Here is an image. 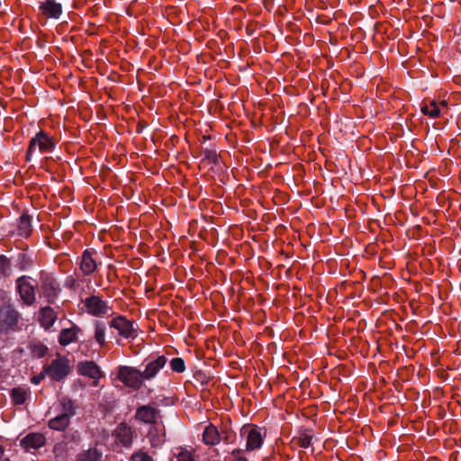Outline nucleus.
<instances>
[{
  "label": "nucleus",
  "instance_id": "f257e3e1",
  "mask_svg": "<svg viewBox=\"0 0 461 461\" xmlns=\"http://www.w3.org/2000/svg\"><path fill=\"white\" fill-rule=\"evenodd\" d=\"M240 438L245 441L247 451H256L261 448L267 437L265 428L254 424H245L240 429Z\"/></svg>",
  "mask_w": 461,
  "mask_h": 461
},
{
  "label": "nucleus",
  "instance_id": "f03ea898",
  "mask_svg": "<svg viewBox=\"0 0 461 461\" xmlns=\"http://www.w3.org/2000/svg\"><path fill=\"white\" fill-rule=\"evenodd\" d=\"M57 141L46 131L41 130L30 140L26 153V159L31 161L33 154L38 151L41 154L52 153L56 148Z\"/></svg>",
  "mask_w": 461,
  "mask_h": 461
},
{
  "label": "nucleus",
  "instance_id": "7ed1b4c3",
  "mask_svg": "<svg viewBox=\"0 0 461 461\" xmlns=\"http://www.w3.org/2000/svg\"><path fill=\"white\" fill-rule=\"evenodd\" d=\"M117 378L126 386L138 390L142 385V373L136 367L122 366L118 367Z\"/></svg>",
  "mask_w": 461,
  "mask_h": 461
},
{
  "label": "nucleus",
  "instance_id": "20e7f679",
  "mask_svg": "<svg viewBox=\"0 0 461 461\" xmlns=\"http://www.w3.org/2000/svg\"><path fill=\"white\" fill-rule=\"evenodd\" d=\"M45 366L47 376L54 381L64 379L70 373V365L68 357L58 355L49 365Z\"/></svg>",
  "mask_w": 461,
  "mask_h": 461
},
{
  "label": "nucleus",
  "instance_id": "39448f33",
  "mask_svg": "<svg viewBox=\"0 0 461 461\" xmlns=\"http://www.w3.org/2000/svg\"><path fill=\"white\" fill-rule=\"evenodd\" d=\"M77 264L79 271L82 276H89L96 272L98 267L101 265L98 253L93 249H86L83 251L80 258H78Z\"/></svg>",
  "mask_w": 461,
  "mask_h": 461
},
{
  "label": "nucleus",
  "instance_id": "423d86ee",
  "mask_svg": "<svg viewBox=\"0 0 461 461\" xmlns=\"http://www.w3.org/2000/svg\"><path fill=\"white\" fill-rule=\"evenodd\" d=\"M109 325L116 330L122 338L134 339L138 336V326L122 315L113 318Z\"/></svg>",
  "mask_w": 461,
  "mask_h": 461
},
{
  "label": "nucleus",
  "instance_id": "0eeeda50",
  "mask_svg": "<svg viewBox=\"0 0 461 461\" xmlns=\"http://www.w3.org/2000/svg\"><path fill=\"white\" fill-rule=\"evenodd\" d=\"M112 436L116 445L129 448L131 447L134 438H137V433L134 428L122 422L113 429Z\"/></svg>",
  "mask_w": 461,
  "mask_h": 461
},
{
  "label": "nucleus",
  "instance_id": "6e6552de",
  "mask_svg": "<svg viewBox=\"0 0 461 461\" xmlns=\"http://www.w3.org/2000/svg\"><path fill=\"white\" fill-rule=\"evenodd\" d=\"M83 303L85 311L95 317H104L111 311L108 303L97 295H91L86 298Z\"/></svg>",
  "mask_w": 461,
  "mask_h": 461
},
{
  "label": "nucleus",
  "instance_id": "1a4fd4ad",
  "mask_svg": "<svg viewBox=\"0 0 461 461\" xmlns=\"http://www.w3.org/2000/svg\"><path fill=\"white\" fill-rule=\"evenodd\" d=\"M17 289L24 303L32 305L35 302L36 282L27 276L19 277L16 281Z\"/></svg>",
  "mask_w": 461,
  "mask_h": 461
},
{
  "label": "nucleus",
  "instance_id": "9d476101",
  "mask_svg": "<svg viewBox=\"0 0 461 461\" xmlns=\"http://www.w3.org/2000/svg\"><path fill=\"white\" fill-rule=\"evenodd\" d=\"M167 358L164 356H150L145 365L144 370L141 372L144 381L153 379L159 371L166 366Z\"/></svg>",
  "mask_w": 461,
  "mask_h": 461
},
{
  "label": "nucleus",
  "instance_id": "9b49d317",
  "mask_svg": "<svg viewBox=\"0 0 461 461\" xmlns=\"http://www.w3.org/2000/svg\"><path fill=\"white\" fill-rule=\"evenodd\" d=\"M19 313L10 305L0 308V330L8 331L13 330L18 323Z\"/></svg>",
  "mask_w": 461,
  "mask_h": 461
},
{
  "label": "nucleus",
  "instance_id": "f8f14e48",
  "mask_svg": "<svg viewBox=\"0 0 461 461\" xmlns=\"http://www.w3.org/2000/svg\"><path fill=\"white\" fill-rule=\"evenodd\" d=\"M40 290L49 301H51L58 295L59 287L51 275L42 272L40 276Z\"/></svg>",
  "mask_w": 461,
  "mask_h": 461
},
{
  "label": "nucleus",
  "instance_id": "ddd939ff",
  "mask_svg": "<svg viewBox=\"0 0 461 461\" xmlns=\"http://www.w3.org/2000/svg\"><path fill=\"white\" fill-rule=\"evenodd\" d=\"M77 372L83 376L94 380L93 384L97 385V381L104 376V373L94 361H81L77 364Z\"/></svg>",
  "mask_w": 461,
  "mask_h": 461
},
{
  "label": "nucleus",
  "instance_id": "4468645a",
  "mask_svg": "<svg viewBox=\"0 0 461 461\" xmlns=\"http://www.w3.org/2000/svg\"><path fill=\"white\" fill-rule=\"evenodd\" d=\"M159 411L152 405H142L137 408L135 412V419L142 423L152 424L155 423Z\"/></svg>",
  "mask_w": 461,
  "mask_h": 461
},
{
  "label": "nucleus",
  "instance_id": "2eb2a0df",
  "mask_svg": "<svg viewBox=\"0 0 461 461\" xmlns=\"http://www.w3.org/2000/svg\"><path fill=\"white\" fill-rule=\"evenodd\" d=\"M39 10L46 18L59 19L62 14V5L55 0H42L39 3Z\"/></svg>",
  "mask_w": 461,
  "mask_h": 461
},
{
  "label": "nucleus",
  "instance_id": "dca6fc26",
  "mask_svg": "<svg viewBox=\"0 0 461 461\" xmlns=\"http://www.w3.org/2000/svg\"><path fill=\"white\" fill-rule=\"evenodd\" d=\"M46 443V438L43 434L39 432H32L26 435L21 440V447L26 451H35L43 447Z\"/></svg>",
  "mask_w": 461,
  "mask_h": 461
},
{
  "label": "nucleus",
  "instance_id": "f3484780",
  "mask_svg": "<svg viewBox=\"0 0 461 461\" xmlns=\"http://www.w3.org/2000/svg\"><path fill=\"white\" fill-rule=\"evenodd\" d=\"M420 112L423 114L428 115L432 119H435L447 113V105L445 101L439 103L436 101H430L429 104H426L421 106Z\"/></svg>",
  "mask_w": 461,
  "mask_h": 461
},
{
  "label": "nucleus",
  "instance_id": "a211bd4d",
  "mask_svg": "<svg viewBox=\"0 0 461 461\" xmlns=\"http://www.w3.org/2000/svg\"><path fill=\"white\" fill-rule=\"evenodd\" d=\"M151 447H160L166 441V431L162 425L152 426L148 433Z\"/></svg>",
  "mask_w": 461,
  "mask_h": 461
},
{
  "label": "nucleus",
  "instance_id": "6ab92c4d",
  "mask_svg": "<svg viewBox=\"0 0 461 461\" xmlns=\"http://www.w3.org/2000/svg\"><path fill=\"white\" fill-rule=\"evenodd\" d=\"M77 406L70 398L63 396L59 399L56 410L59 414H62L71 420L77 413Z\"/></svg>",
  "mask_w": 461,
  "mask_h": 461
},
{
  "label": "nucleus",
  "instance_id": "aec40b11",
  "mask_svg": "<svg viewBox=\"0 0 461 461\" xmlns=\"http://www.w3.org/2000/svg\"><path fill=\"white\" fill-rule=\"evenodd\" d=\"M81 329L77 325H72L70 328L63 329L59 336V343L66 347L77 340L78 334Z\"/></svg>",
  "mask_w": 461,
  "mask_h": 461
},
{
  "label": "nucleus",
  "instance_id": "412c9836",
  "mask_svg": "<svg viewBox=\"0 0 461 461\" xmlns=\"http://www.w3.org/2000/svg\"><path fill=\"white\" fill-rule=\"evenodd\" d=\"M221 441L220 429L213 424L207 425L203 433V442L207 446H215Z\"/></svg>",
  "mask_w": 461,
  "mask_h": 461
},
{
  "label": "nucleus",
  "instance_id": "4be33fe9",
  "mask_svg": "<svg viewBox=\"0 0 461 461\" xmlns=\"http://www.w3.org/2000/svg\"><path fill=\"white\" fill-rule=\"evenodd\" d=\"M57 317L55 312L50 307H43L39 315V321L41 325L45 329H50L55 322Z\"/></svg>",
  "mask_w": 461,
  "mask_h": 461
},
{
  "label": "nucleus",
  "instance_id": "5701e85b",
  "mask_svg": "<svg viewBox=\"0 0 461 461\" xmlns=\"http://www.w3.org/2000/svg\"><path fill=\"white\" fill-rule=\"evenodd\" d=\"M30 394H31L30 388L18 386V387H14L12 389L10 396H11L12 402L15 405H22L26 402V400L30 396Z\"/></svg>",
  "mask_w": 461,
  "mask_h": 461
},
{
  "label": "nucleus",
  "instance_id": "b1692460",
  "mask_svg": "<svg viewBox=\"0 0 461 461\" xmlns=\"http://www.w3.org/2000/svg\"><path fill=\"white\" fill-rule=\"evenodd\" d=\"M77 461H103V452L96 447H90L78 453Z\"/></svg>",
  "mask_w": 461,
  "mask_h": 461
},
{
  "label": "nucleus",
  "instance_id": "393cba45",
  "mask_svg": "<svg viewBox=\"0 0 461 461\" xmlns=\"http://www.w3.org/2000/svg\"><path fill=\"white\" fill-rule=\"evenodd\" d=\"M70 420H71L68 417L58 413L54 418L49 420L48 426L50 429L64 431L69 426Z\"/></svg>",
  "mask_w": 461,
  "mask_h": 461
},
{
  "label": "nucleus",
  "instance_id": "a878e982",
  "mask_svg": "<svg viewBox=\"0 0 461 461\" xmlns=\"http://www.w3.org/2000/svg\"><path fill=\"white\" fill-rule=\"evenodd\" d=\"M106 325L102 321H95L94 323V339L99 347H104L105 340Z\"/></svg>",
  "mask_w": 461,
  "mask_h": 461
},
{
  "label": "nucleus",
  "instance_id": "bb28decb",
  "mask_svg": "<svg viewBox=\"0 0 461 461\" xmlns=\"http://www.w3.org/2000/svg\"><path fill=\"white\" fill-rule=\"evenodd\" d=\"M32 233V223L30 216L23 214L19 219L18 235L27 238Z\"/></svg>",
  "mask_w": 461,
  "mask_h": 461
},
{
  "label": "nucleus",
  "instance_id": "cd10ccee",
  "mask_svg": "<svg viewBox=\"0 0 461 461\" xmlns=\"http://www.w3.org/2000/svg\"><path fill=\"white\" fill-rule=\"evenodd\" d=\"M129 461H155V459L144 449H138L131 454Z\"/></svg>",
  "mask_w": 461,
  "mask_h": 461
},
{
  "label": "nucleus",
  "instance_id": "c85d7f7f",
  "mask_svg": "<svg viewBox=\"0 0 461 461\" xmlns=\"http://www.w3.org/2000/svg\"><path fill=\"white\" fill-rule=\"evenodd\" d=\"M170 368L176 373H184L185 370V364L182 357H174L169 362Z\"/></svg>",
  "mask_w": 461,
  "mask_h": 461
},
{
  "label": "nucleus",
  "instance_id": "c756f323",
  "mask_svg": "<svg viewBox=\"0 0 461 461\" xmlns=\"http://www.w3.org/2000/svg\"><path fill=\"white\" fill-rule=\"evenodd\" d=\"M203 159L206 160L209 164H218L219 156L215 149H205L203 151Z\"/></svg>",
  "mask_w": 461,
  "mask_h": 461
},
{
  "label": "nucleus",
  "instance_id": "7c9ffc66",
  "mask_svg": "<svg viewBox=\"0 0 461 461\" xmlns=\"http://www.w3.org/2000/svg\"><path fill=\"white\" fill-rule=\"evenodd\" d=\"M312 435L309 432L301 433L296 438L297 444L303 448H308L312 444Z\"/></svg>",
  "mask_w": 461,
  "mask_h": 461
},
{
  "label": "nucleus",
  "instance_id": "2f4dec72",
  "mask_svg": "<svg viewBox=\"0 0 461 461\" xmlns=\"http://www.w3.org/2000/svg\"><path fill=\"white\" fill-rule=\"evenodd\" d=\"M221 440L226 444H230L235 439V433L227 427H222L220 430Z\"/></svg>",
  "mask_w": 461,
  "mask_h": 461
},
{
  "label": "nucleus",
  "instance_id": "473e14b6",
  "mask_svg": "<svg viewBox=\"0 0 461 461\" xmlns=\"http://www.w3.org/2000/svg\"><path fill=\"white\" fill-rule=\"evenodd\" d=\"M10 260L5 255H0V276H4L10 269Z\"/></svg>",
  "mask_w": 461,
  "mask_h": 461
},
{
  "label": "nucleus",
  "instance_id": "72a5a7b5",
  "mask_svg": "<svg viewBox=\"0 0 461 461\" xmlns=\"http://www.w3.org/2000/svg\"><path fill=\"white\" fill-rule=\"evenodd\" d=\"M32 353H33V355L35 357H44L46 355L48 348L43 344L38 343V344H34L32 346Z\"/></svg>",
  "mask_w": 461,
  "mask_h": 461
},
{
  "label": "nucleus",
  "instance_id": "f704fd0d",
  "mask_svg": "<svg viewBox=\"0 0 461 461\" xmlns=\"http://www.w3.org/2000/svg\"><path fill=\"white\" fill-rule=\"evenodd\" d=\"M47 376V373H45V366L43 367V370L42 372H41L39 375H34L32 379H31V382L34 384H39L43 379L44 377Z\"/></svg>",
  "mask_w": 461,
  "mask_h": 461
},
{
  "label": "nucleus",
  "instance_id": "c9c22d12",
  "mask_svg": "<svg viewBox=\"0 0 461 461\" xmlns=\"http://www.w3.org/2000/svg\"><path fill=\"white\" fill-rule=\"evenodd\" d=\"M240 453V449H234L232 451V455L235 456V460L234 461H247V459L243 456H238V455Z\"/></svg>",
  "mask_w": 461,
  "mask_h": 461
},
{
  "label": "nucleus",
  "instance_id": "e433bc0d",
  "mask_svg": "<svg viewBox=\"0 0 461 461\" xmlns=\"http://www.w3.org/2000/svg\"><path fill=\"white\" fill-rule=\"evenodd\" d=\"M4 456V447L0 445V460L2 459Z\"/></svg>",
  "mask_w": 461,
  "mask_h": 461
},
{
  "label": "nucleus",
  "instance_id": "4c0bfd02",
  "mask_svg": "<svg viewBox=\"0 0 461 461\" xmlns=\"http://www.w3.org/2000/svg\"><path fill=\"white\" fill-rule=\"evenodd\" d=\"M3 461H9L8 459L3 460Z\"/></svg>",
  "mask_w": 461,
  "mask_h": 461
}]
</instances>
